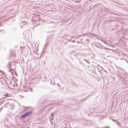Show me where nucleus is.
Masks as SVG:
<instances>
[{
  "instance_id": "f257e3e1",
  "label": "nucleus",
  "mask_w": 128,
  "mask_h": 128,
  "mask_svg": "<svg viewBox=\"0 0 128 128\" xmlns=\"http://www.w3.org/2000/svg\"><path fill=\"white\" fill-rule=\"evenodd\" d=\"M28 112H26V113L25 114H24L22 115L21 116V118H24L26 116H27L28 115Z\"/></svg>"
},
{
  "instance_id": "f03ea898",
  "label": "nucleus",
  "mask_w": 128,
  "mask_h": 128,
  "mask_svg": "<svg viewBox=\"0 0 128 128\" xmlns=\"http://www.w3.org/2000/svg\"><path fill=\"white\" fill-rule=\"evenodd\" d=\"M4 96L6 97H8V93L5 94H4Z\"/></svg>"
},
{
  "instance_id": "7ed1b4c3",
  "label": "nucleus",
  "mask_w": 128,
  "mask_h": 128,
  "mask_svg": "<svg viewBox=\"0 0 128 128\" xmlns=\"http://www.w3.org/2000/svg\"><path fill=\"white\" fill-rule=\"evenodd\" d=\"M108 128V127H106V128Z\"/></svg>"
}]
</instances>
